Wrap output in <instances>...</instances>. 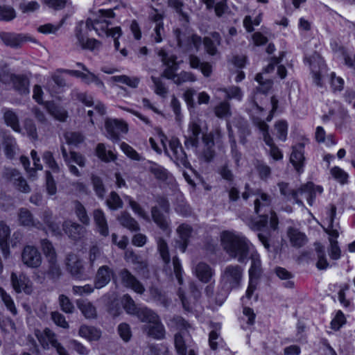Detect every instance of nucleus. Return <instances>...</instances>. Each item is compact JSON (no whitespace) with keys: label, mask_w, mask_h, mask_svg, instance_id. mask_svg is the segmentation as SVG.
<instances>
[{"label":"nucleus","mask_w":355,"mask_h":355,"mask_svg":"<svg viewBox=\"0 0 355 355\" xmlns=\"http://www.w3.org/2000/svg\"><path fill=\"white\" fill-rule=\"evenodd\" d=\"M221 243L225 252L232 258L240 263H245L251 258V267L249 270L250 278L258 279L261 272V261L259 256L250 252V244L241 234L224 232L221 234Z\"/></svg>","instance_id":"nucleus-1"},{"label":"nucleus","mask_w":355,"mask_h":355,"mask_svg":"<svg viewBox=\"0 0 355 355\" xmlns=\"http://www.w3.org/2000/svg\"><path fill=\"white\" fill-rule=\"evenodd\" d=\"M115 17L112 9L98 10V15L96 18L88 19L86 21V26L89 30H94L98 36L112 37L114 39V47L116 50L119 48V37L121 35L122 31L119 26L109 28L112 24L111 19Z\"/></svg>","instance_id":"nucleus-2"},{"label":"nucleus","mask_w":355,"mask_h":355,"mask_svg":"<svg viewBox=\"0 0 355 355\" xmlns=\"http://www.w3.org/2000/svg\"><path fill=\"white\" fill-rule=\"evenodd\" d=\"M139 319L145 322L143 327L144 333L149 337L157 340L164 338L166 331L158 315L150 309H144L140 311Z\"/></svg>","instance_id":"nucleus-3"},{"label":"nucleus","mask_w":355,"mask_h":355,"mask_svg":"<svg viewBox=\"0 0 355 355\" xmlns=\"http://www.w3.org/2000/svg\"><path fill=\"white\" fill-rule=\"evenodd\" d=\"M254 211L257 215L249 223L250 227L257 232L262 231L266 226V195L262 193L254 200Z\"/></svg>","instance_id":"nucleus-4"},{"label":"nucleus","mask_w":355,"mask_h":355,"mask_svg":"<svg viewBox=\"0 0 355 355\" xmlns=\"http://www.w3.org/2000/svg\"><path fill=\"white\" fill-rule=\"evenodd\" d=\"M275 51L274 44H268V73H272L277 67V75L281 78L284 79L287 76V69L286 67L281 64L285 56L284 51H279L278 55H271Z\"/></svg>","instance_id":"nucleus-5"},{"label":"nucleus","mask_w":355,"mask_h":355,"mask_svg":"<svg viewBox=\"0 0 355 355\" xmlns=\"http://www.w3.org/2000/svg\"><path fill=\"white\" fill-rule=\"evenodd\" d=\"M65 264L67 271L73 278L86 279L89 277V272H86L83 261L78 255L73 253L69 254L66 258Z\"/></svg>","instance_id":"nucleus-6"},{"label":"nucleus","mask_w":355,"mask_h":355,"mask_svg":"<svg viewBox=\"0 0 355 355\" xmlns=\"http://www.w3.org/2000/svg\"><path fill=\"white\" fill-rule=\"evenodd\" d=\"M165 153L176 163L178 165L186 166L188 164L187 157L184 151L182 146L178 138H172L169 141V148L168 149L164 142L163 138L161 139Z\"/></svg>","instance_id":"nucleus-7"},{"label":"nucleus","mask_w":355,"mask_h":355,"mask_svg":"<svg viewBox=\"0 0 355 355\" xmlns=\"http://www.w3.org/2000/svg\"><path fill=\"white\" fill-rule=\"evenodd\" d=\"M243 269L238 265H229L223 270L221 279L224 285L230 288L239 287L243 279Z\"/></svg>","instance_id":"nucleus-8"},{"label":"nucleus","mask_w":355,"mask_h":355,"mask_svg":"<svg viewBox=\"0 0 355 355\" xmlns=\"http://www.w3.org/2000/svg\"><path fill=\"white\" fill-rule=\"evenodd\" d=\"M306 61L310 67L314 83L322 87V78L327 72L326 65L322 58L318 53H314L309 58H306Z\"/></svg>","instance_id":"nucleus-9"},{"label":"nucleus","mask_w":355,"mask_h":355,"mask_svg":"<svg viewBox=\"0 0 355 355\" xmlns=\"http://www.w3.org/2000/svg\"><path fill=\"white\" fill-rule=\"evenodd\" d=\"M35 336L44 348H49V345H51L56 349L59 355H69L64 347L58 342L55 334L49 329L46 328L43 331L37 330Z\"/></svg>","instance_id":"nucleus-10"},{"label":"nucleus","mask_w":355,"mask_h":355,"mask_svg":"<svg viewBox=\"0 0 355 355\" xmlns=\"http://www.w3.org/2000/svg\"><path fill=\"white\" fill-rule=\"evenodd\" d=\"M107 137L112 141H118L119 135L128 132V125L123 121L116 119H107L105 122Z\"/></svg>","instance_id":"nucleus-11"},{"label":"nucleus","mask_w":355,"mask_h":355,"mask_svg":"<svg viewBox=\"0 0 355 355\" xmlns=\"http://www.w3.org/2000/svg\"><path fill=\"white\" fill-rule=\"evenodd\" d=\"M10 282L13 289L17 293L30 295L33 292V283L24 273L17 275L15 272H11Z\"/></svg>","instance_id":"nucleus-12"},{"label":"nucleus","mask_w":355,"mask_h":355,"mask_svg":"<svg viewBox=\"0 0 355 355\" xmlns=\"http://www.w3.org/2000/svg\"><path fill=\"white\" fill-rule=\"evenodd\" d=\"M178 44L180 47L186 51H190L195 49L196 51H198L202 44L201 37L196 35H192L191 36L186 37L184 34L182 33L180 29L177 28L174 31Z\"/></svg>","instance_id":"nucleus-13"},{"label":"nucleus","mask_w":355,"mask_h":355,"mask_svg":"<svg viewBox=\"0 0 355 355\" xmlns=\"http://www.w3.org/2000/svg\"><path fill=\"white\" fill-rule=\"evenodd\" d=\"M21 261L28 268H39L42 263V257L40 251L34 246L26 245L21 252Z\"/></svg>","instance_id":"nucleus-14"},{"label":"nucleus","mask_w":355,"mask_h":355,"mask_svg":"<svg viewBox=\"0 0 355 355\" xmlns=\"http://www.w3.org/2000/svg\"><path fill=\"white\" fill-rule=\"evenodd\" d=\"M84 28H87L86 25L84 27L83 22H80L76 28V37L78 44L84 49L94 50L98 49L101 42L96 39H89L87 37ZM88 30H89L88 28Z\"/></svg>","instance_id":"nucleus-15"},{"label":"nucleus","mask_w":355,"mask_h":355,"mask_svg":"<svg viewBox=\"0 0 355 355\" xmlns=\"http://www.w3.org/2000/svg\"><path fill=\"white\" fill-rule=\"evenodd\" d=\"M0 80L4 83H12L14 88L21 94H29V80L24 76L7 73L1 77Z\"/></svg>","instance_id":"nucleus-16"},{"label":"nucleus","mask_w":355,"mask_h":355,"mask_svg":"<svg viewBox=\"0 0 355 355\" xmlns=\"http://www.w3.org/2000/svg\"><path fill=\"white\" fill-rule=\"evenodd\" d=\"M119 276L123 284L125 287L131 288L138 294H143L144 293L145 288L143 284L127 269L121 270L119 272Z\"/></svg>","instance_id":"nucleus-17"},{"label":"nucleus","mask_w":355,"mask_h":355,"mask_svg":"<svg viewBox=\"0 0 355 355\" xmlns=\"http://www.w3.org/2000/svg\"><path fill=\"white\" fill-rule=\"evenodd\" d=\"M201 133L200 121L193 119L190 121L188 130L185 135V146L187 147H193L197 145L199 136Z\"/></svg>","instance_id":"nucleus-18"},{"label":"nucleus","mask_w":355,"mask_h":355,"mask_svg":"<svg viewBox=\"0 0 355 355\" xmlns=\"http://www.w3.org/2000/svg\"><path fill=\"white\" fill-rule=\"evenodd\" d=\"M304 161V145L303 144H298L293 146L290 157V162L297 173H302Z\"/></svg>","instance_id":"nucleus-19"},{"label":"nucleus","mask_w":355,"mask_h":355,"mask_svg":"<svg viewBox=\"0 0 355 355\" xmlns=\"http://www.w3.org/2000/svg\"><path fill=\"white\" fill-rule=\"evenodd\" d=\"M322 191L321 187L315 186L312 182H307L297 189L299 198L301 199V197H304L310 206L313 204L316 193H321Z\"/></svg>","instance_id":"nucleus-20"},{"label":"nucleus","mask_w":355,"mask_h":355,"mask_svg":"<svg viewBox=\"0 0 355 355\" xmlns=\"http://www.w3.org/2000/svg\"><path fill=\"white\" fill-rule=\"evenodd\" d=\"M114 275V272L113 270L109 266H101L96 272L94 279V288L100 289L105 286L110 282Z\"/></svg>","instance_id":"nucleus-21"},{"label":"nucleus","mask_w":355,"mask_h":355,"mask_svg":"<svg viewBox=\"0 0 355 355\" xmlns=\"http://www.w3.org/2000/svg\"><path fill=\"white\" fill-rule=\"evenodd\" d=\"M5 177L20 191L24 193H28L30 191L29 186L18 171L15 169H7L5 172Z\"/></svg>","instance_id":"nucleus-22"},{"label":"nucleus","mask_w":355,"mask_h":355,"mask_svg":"<svg viewBox=\"0 0 355 355\" xmlns=\"http://www.w3.org/2000/svg\"><path fill=\"white\" fill-rule=\"evenodd\" d=\"M62 230L65 234L73 240L81 239L86 232L84 227L71 220H65L62 224Z\"/></svg>","instance_id":"nucleus-23"},{"label":"nucleus","mask_w":355,"mask_h":355,"mask_svg":"<svg viewBox=\"0 0 355 355\" xmlns=\"http://www.w3.org/2000/svg\"><path fill=\"white\" fill-rule=\"evenodd\" d=\"M196 277L202 283L207 284L214 275V270L206 263L200 262L193 269Z\"/></svg>","instance_id":"nucleus-24"},{"label":"nucleus","mask_w":355,"mask_h":355,"mask_svg":"<svg viewBox=\"0 0 355 355\" xmlns=\"http://www.w3.org/2000/svg\"><path fill=\"white\" fill-rule=\"evenodd\" d=\"M148 170L154 175V177L162 182H172L173 178L167 169L157 163L149 162Z\"/></svg>","instance_id":"nucleus-25"},{"label":"nucleus","mask_w":355,"mask_h":355,"mask_svg":"<svg viewBox=\"0 0 355 355\" xmlns=\"http://www.w3.org/2000/svg\"><path fill=\"white\" fill-rule=\"evenodd\" d=\"M251 112L254 123L262 131L263 139L266 141V124L264 119L261 117V115H263V109L255 102L253 104Z\"/></svg>","instance_id":"nucleus-26"},{"label":"nucleus","mask_w":355,"mask_h":355,"mask_svg":"<svg viewBox=\"0 0 355 355\" xmlns=\"http://www.w3.org/2000/svg\"><path fill=\"white\" fill-rule=\"evenodd\" d=\"M287 235L291 245L296 248L303 247L308 241L305 234L294 227H289L288 229Z\"/></svg>","instance_id":"nucleus-27"},{"label":"nucleus","mask_w":355,"mask_h":355,"mask_svg":"<svg viewBox=\"0 0 355 355\" xmlns=\"http://www.w3.org/2000/svg\"><path fill=\"white\" fill-rule=\"evenodd\" d=\"M279 192L287 200L293 199L296 204L304 206L303 202L299 198L297 189L292 188L288 183L281 182L277 184Z\"/></svg>","instance_id":"nucleus-28"},{"label":"nucleus","mask_w":355,"mask_h":355,"mask_svg":"<svg viewBox=\"0 0 355 355\" xmlns=\"http://www.w3.org/2000/svg\"><path fill=\"white\" fill-rule=\"evenodd\" d=\"M18 216L19 223L21 225L32 227L38 230L44 229V225L40 221L35 220L33 215L27 209H20Z\"/></svg>","instance_id":"nucleus-29"},{"label":"nucleus","mask_w":355,"mask_h":355,"mask_svg":"<svg viewBox=\"0 0 355 355\" xmlns=\"http://www.w3.org/2000/svg\"><path fill=\"white\" fill-rule=\"evenodd\" d=\"M151 216L153 221L162 231L167 234L171 232L170 220L168 217L162 214L157 207H152Z\"/></svg>","instance_id":"nucleus-30"},{"label":"nucleus","mask_w":355,"mask_h":355,"mask_svg":"<svg viewBox=\"0 0 355 355\" xmlns=\"http://www.w3.org/2000/svg\"><path fill=\"white\" fill-rule=\"evenodd\" d=\"M93 216L98 232L102 236H107L109 234V230L104 212L101 209H95L93 212Z\"/></svg>","instance_id":"nucleus-31"},{"label":"nucleus","mask_w":355,"mask_h":355,"mask_svg":"<svg viewBox=\"0 0 355 355\" xmlns=\"http://www.w3.org/2000/svg\"><path fill=\"white\" fill-rule=\"evenodd\" d=\"M220 36L219 33L214 32L211 37L204 38L203 43L207 53L211 55L217 54V46L220 44Z\"/></svg>","instance_id":"nucleus-32"},{"label":"nucleus","mask_w":355,"mask_h":355,"mask_svg":"<svg viewBox=\"0 0 355 355\" xmlns=\"http://www.w3.org/2000/svg\"><path fill=\"white\" fill-rule=\"evenodd\" d=\"M78 334L89 341H96L101 337V331L94 327L81 325Z\"/></svg>","instance_id":"nucleus-33"},{"label":"nucleus","mask_w":355,"mask_h":355,"mask_svg":"<svg viewBox=\"0 0 355 355\" xmlns=\"http://www.w3.org/2000/svg\"><path fill=\"white\" fill-rule=\"evenodd\" d=\"M77 306L83 315L87 319H94L97 316L95 306L87 300H80L77 302Z\"/></svg>","instance_id":"nucleus-34"},{"label":"nucleus","mask_w":355,"mask_h":355,"mask_svg":"<svg viewBox=\"0 0 355 355\" xmlns=\"http://www.w3.org/2000/svg\"><path fill=\"white\" fill-rule=\"evenodd\" d=\"M42 218L44 223L48 226L53 235L60 236L62 234V230L60 227V225L55 221L51 211L45 210L42 213Z\"/></svg>","instance_id":"nucleus-35"},{"label":"nucleus","mask_w":355,"mask_h":355,"mask_svg":"<svg viewBox=\"0 0 355 355\" xmlns=\"http://www.w3.org/2000/svg\"><path fill=\"white\" fill-rule=\"evenodd\" d=\"M3 119L7 124L14 131L21 132V128L19 125V118L17 114L11 110H6L3 113Z\"/></svg>","instance_id":"nucleus-36"},{"label":"nucleus","mask_w":355,"mask_h":355,"mask_svg":"<svg viewBox=\"0 0 355 355\" xmlns=\"http://www.w3.org/2000/svg\"><path fill=\"white\" fill-rule=\"evenodd\" d=\"M122 303L126 312L131 315H135L139 318L140 311L144 309H148L146 306L137 307L132 299L128 295H125L122 299Z\"/></svg>","instance_id":"nucleus-37"},{"label":"nucleus","mask_w":355,"mask_h":355,"mask_svg":"<svg viewBox=\"0 0 355 355\" xmlns=\"http://www.w3.org/2000/svg\"><path fill=\"white\" fill-rule=\"evenodd\" d=\"M336 213V207L334 205H330V209L327 212L328 227L326 232L331 236L330 239H335L338 236V232L334 227V219Z\"/></svg>","instance_id":"nucleus-38"},{"label":"nucleus","mask_w":355,"mask_h":355,"mask_svg":"<svg viewBox=\"0 0 355 355\" xmlns=\"http://www.w3.org/2000/svg\"><path fill=\"white\" fill-rule=\"evenodd\" d=\"M288 123L284 120H280L275 123L272 134L280 141H284L287 137Z\"/></svg>","instance_id":"nucleus-39"},{"label":"nucleus","mask_w":355,"mask_h":355,"mask_svg":"<svg viewBox=\"0 0 355 355\" xmlns=\"http://www.w3.org/2000/svg\"><path fill=\"white\" fill-rule=\"evenodd\" d=\"M191 227L187 224H182L177 229V232L183 243L180 247L182 252H184L186 250L187 241L191 236Z\"/></svg>","instance_id":"nucleus-40"},{"label":"nucleus","mask_w":355,"mask_h":355,"mask_svg":"<svg viewBox=\"0 0 355 355\" xmlns=\"http://www.w3.org/2000/svg\"><path fill=\"white\" fill-rule=\"evenodd\" d=\"M48 268L46 274L51 279H58L62 275V270L56 258L47 259Z\"/></svg>","instance_id":"nucleus-41"},{"label":"nucleus","mask_w":355,"mask_h":355,"mask_svg":"<svg viewBox=\"0 0 355 355\" xmlns=\"http://www.w3.org/2000/svg\"><path fill=\"white\" fill-rule=\"evenodd\" d=\"M119 220L121 225L131 231H137L139 230L138 223L128 213H122L119 218Z\"/></svg>","instance_id":"nucleus-42"},{"label":"nucleus","mask_w":355,"mask_h":355,"mask_svg":"<svg viewBox=\"0 0 355 355\" xmlns=\"http://www.w3.org/2000/svg\"><path fill=\"white\" fill-rule=\"evenodd\" d=\"M96 153L99 159L105 162L114 161L116 159V155L111 150H107L103 144L97 145Z\"/></svg>","instance_id":"nucleus-43"},{"label":"nucleus","mask_w":355,"mask_h":355,"mask_svg":"<svg viewBox=\"0 0 355 355\" xmlns=\"http://www.w3.org/2000/svg\"><path fill=\"white\" fill-rule=\"evenodd\" d=\"M315 251L318 257L316 267L319 270H325L329 267V263L325 256L324 248L320 243L315 244Z\"/></svg>","instance_id":"nucleus-44"},{"label":"nucleus","mask_w":355,"mask_h":355,"mask_svg":"<svg viewBox=\"0 0 355 355\" xmlns=\"http://www.w3.org/2000/svg\"><path fill=\"white\" fill-rule=\"evenodd\" d=\"M81 80L85 84L90 85L94 83L100 89H105V88L103 82L96 75L92 73L89 70H87V71L83 72Z\"/></svg>","instance_id":"nucleus-45"},{"label":"nucleus","mask_w":355,"mask_h":355,"mask_svg":"<svg viewBox=\"0 0 355 355\" xmlns=\"http://www.w3.org/2000/svg\"><path fill=\"white\" fill-rule=\"evenodd\" d=\"M0 297L6 306L7 309L13 315L17 314V309L11 296L6 291L0 287Z\"/></svg>","instance_id":"nucleus-46"},{"label":"nucleus","mask_w":355,"mask_h":355,"mask_svg":"<svg viewBox=\"0 0 355 355\" xmlns=\"http://www.w3.org/2000/svg\"><path fill=\"white\" fill-rule=\"evenodd\" d=\"M3 42L10 46L17 47L25 41V37L19 34L6 33L2 37Z\"/></svg>","instance_id":"nucleus-47"},{"label":"nucleus","mask_w":355,"mask_h":355,"mask_svg":"<svg viewBox=\"0 0 355 355\" xmlns=\"http://www.w3.org/2000/svg\"><path fill=\"white\" fill-rule=\"evenodd\" d=\"M114 82L125 84L131 88H137L139 83V78L137 77H130L125 75L114 76L112 77Z\"/></svg>","instance_id":"nucleus-48"},{"label":"nucleus","mask_w":355,"mask_h":355,"mask_svg":"<svg viewBox=\"0 0 355 355\" xmlns=\"http://www.w3.org/2000/svg\"><path fill=\"white\" fill-rule=\"evenodd\" d=\"M5 153L8 158L12 159L18 151L17 142L12 137H7L4 141Z\"/></svg>","instance_id":"nucleus-49"},{"label":"nucleus","mask_w":355,"mask_h":355,"mask_svg":"<svg viewBox=\"0 0 355 355\" xmlns=\"http://www.w3.org/2000/svg\"><path fill=\"white\" fill-rule=\"evenodd\" d=\"M204 148L202 153V157L205 161H210L214 156V150L213 147L214 146V141L209 139L207 137L203 138Z\"/></svg>","instance_id":"nucleus-50"},{"label":"nucleus","mask_w":355,"mask_h":355,"mask_svg":"<svg viewBox=\"0 0 355 355\" xmlns=\"http://www.w3.org/2000/svg\"><path fill=\"white\" fill-rule=\"evenodd\" d=\"M74 210L79 220L85 225H89V218L86 209L79 201L74 202Z\"/></svg>","instance_id":"nucleus-51"},{"label":"nucleus","mask_w":355,"mask_h":355,"mask_svg":"<svg viewBox=\"0 0 355 355\" xmlns=\"http://www.w3.org/2000/svg\"><path fill=\"white\" fill-rule=\"evenodd\" d=\"M275 272L279 279L282 280H287V282L285 283V287L292 288L293 286L294 283L291 281V279L293 277V275L291 272L282 267H277L275 269Z\"/></svg>","instance_id":"nucleus-52"},{"label":"nucleus","mask_w":355,"mask_h":355,"mask_svg":"<svg viewBox=\"0 0 355 355\" xmlns=\"http://www.w3.org/2000/svg\"><path fill=\"white\" fill-rule=\"evenodd\" d=\"M174 343L178 355H187V347L185 344V340L183 338L182 332L175 334L174 336Z\"/></svg>","instance_id":"nucleus-53"},{"label":"nucleus","mask_w":355,"mask_h":355,"mask_svg":"<svg viewBox=\"0 0 355 355\" xmlns=\"http://www.w3.org/2000/svg\"><path fill=\"white\" fill-rule=\"evenodd\" d=\"M148 292L150 293L151 300L163 304L164 306L167 305L168 300L165 295L162 293L159 288L152 286L149 288Z\"/></svg>","instance_id":"nucleus-54"},{"label":"nucleus","mask_w":355,"mask_h":355,"mask_svg":"<svg viewBox=\"0 0 355 355\" xmlns=\"http://www.w3.org/2000/svg\"><path fill=\"white\" fill-rule=\"evenodd\" d=\"M218 91L223 92L225 94V97L232 99L234 98L238 101H241L243 97V93L241 89L236 86H232L227 88H219Z\"/></svg>","instance_id":"nucleus-55"},{"label":"nucleus","mask_w":355,"mask_h":355,"mask_svg":"<svg viewBox=\"0 0 355 355\" xmlns=\"http://www.w3.org/2000/svg\"><path fill=\"white\" fill-rule=\"evenodd\" d=\"M157 250L159 251L163 261L166 263H168L170 262V255L166 242L163 239L158 238L157 240Z\"/></svg>","instance_id":"nucleus-56"},{"label":"nucleus","mask_w":355,"mask_h":355,"mask_svg":"<svg viewBox=\"0 0 355 355\" xmlns=\"http://www.w3.org/2000/svg\"><path fill=\"white\" fill-rule=\"evenodd\" d=\"M45 164L53 172L59 173L60 168L50 151H45L42 155Z\"/></svg>","instance_id":"nucleus-57"},{"label":"nucleus","mask_w":355,"mask_h":355,"mask_svg":"<svg viewBox=\"0 0 355 355\" xmlns=\"http://www.w3.org/2000/svg\"><path fill=\"white\" fill-rule=\"evenodd\" d=\"M125 199L128 201L130 207H131V209H132L135 214H137L138 216L146 220H149L148 215L139 203L133 200L129 196H126Z\"/></svg>","instance_id":"nucleus-58"},{"label":"nucleus","mask_w":355,"mask_h":355,"mask_svg":"<svg viewBox=\"0 0 355 355\" xmlns=\"http://www.w3.org/2000/svg\"><path fill=\"white\" fill-rule=\"evenodd\" d=\"M106 204L111 209L115 210L123 207V201L114 191H112L106 200Z\"/></svg>","instance_id":"nucleus-59"},{"label":"nucleus","mask_w":355,"mask_h":355,"mask_svg":"<svg viewBox=\"0 0 355 355\" xmlns=\"http://www.w3.org/2000/svg\"><path fill=\"white\" fill-rule=\"evenodd\" d=\"M121 150L130 159L135 161L143 160V157L130 145L125 142H122L120 144Z\"/></svg>","instance_id":"nucleus-60"},{"label":"nucleus","mask_w":355,"mask_h":355,"mask_svg":"<svg viewBox=\"0 0 355 355\" xmlns=\"http://www.w3.org/2000/svg\"><path fill=\"white\" fill-rule=\"evenodd\" d=\"M151 79L155 85V94L162 98H165L168 93V89L165 84L159 78L152 76Z\"/></svg>","instance_id":"nucleus-61"},{"label":"nucleus","mask_w":355,"mask_h":355,"mask_svg":"<svg viewBox=\"0 0 355 355\" xmlns=\"http://www.w3.org/2000/svg\"><path fill=\"white\" fill-rule=\"evenodd\" d=\"M268 146L270 147V155L275 160L282 159L283 153L282 150L275 144L273 139L268 135Z\"/></svg>","instance_id":"nucleus-62"},{"label":"nucleus","mask_w":355,"mask_h":355,"mask_svg":"<svg viewBox=\"0 0 355 355\" xmlns=\"http://www.w3.org/2000/svg\"><path fill=\"white\" fill-rule=\"evenodd\" d=\"M41 248L47 259L56 258V252L52 243L47 239L41 241Z\"/></svg>","instance_id":"nucleus-63"},{"label":"nucleus","mask_w":355,"mask_h":355,"mask_svg":"<svg viewBox=\"0 0 355 355\" xmlns=\"http://www.w3.org/2000/svg\"><path fill=\"white\" fill-rule=\"evenodd\" d=\"M261 18L259 15L254 17L250 15H247L243 19V26L248 32H252L254 30V26H257L260 24Z\"/></svg>","instance_id":"nucleus-64"}]
</instances>
